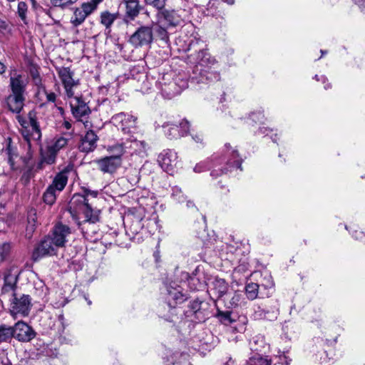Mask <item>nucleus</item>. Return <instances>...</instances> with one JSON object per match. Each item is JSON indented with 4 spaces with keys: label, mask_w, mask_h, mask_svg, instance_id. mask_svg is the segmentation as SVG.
I'll return each instance as SVG.
<instances>
[{
    "label": "nucleus",
    "mask_w": 365,
    "mask_h": 365,
    "mask_svg": "<svg viewBox=\"0 0 365 365\" xmlns=\"http://www.w3.org/2000/svg\"><path fill=\"white\" fill-rule=\"evenodd\" d=\"M97 195V191L88 189H83V193H76L73 195L69 203L68 212L78 225L81 222L95 224L100 220L101 211L92 208L89 198L91 197L94 199Z\"/></svg>",
    "instance_id": "nucleus-1"
},
{
    "label": "nucleus",
    "mask_w": 365,
    "mask_h": 365,
    "mask_svg": "<svg viewBox=\"0 0 365 365\" xmlns=\"http://www.w3.org/2000/svg\"><path fill=\"white\" fill-rule=\"evenodd\" d=\"M165 289V302L160 307L158 314L168 322H173L177 315V305L185 302L187 297L182 292L181 287L175 282L166 284Z\"/></svg>",
    "instance_id": "nucleus-2"
},
{
    "label": "nucleus",
    "mask_w": 365,
    "mask_h": 365,
    "mask_svg": "<svg viewBox=\"0 0 365 365\" xmlns=\"http://www.w3.org/2000/svg\"><path fill=\"white\" fill-rule=\"evenodd\" d=\"M19 274L16 270H10L4 277V284L1 288L3 294L11 293L10 313L14 319H17L19 316L23 317V295L17 292L16 286Z\"/></svg>",
    "instance_id": "nucleus-3"
},
{
    "label": "nucleus",
    "mask_w": 365,
    "mask_h": 365,
    "mask_svg": "<svg viewBox=\"0 0 365 365\" xmlns=\"http://www.w3.org/2000/svg\"><path fill=\"white\" fill-rule=\"evenodd\" d=\"M224 152L225 154L221 158H215L213 162L210 173L213 178L226 173L233 168H240L242 170V159L240 157L238 151L230 144H225Z\"/></svg>",
    "instance_id": "nucleus-4"
},
{
    "label": "nucleus",
    "mask_w": 365,
    "mask_h": 365,
    "mask_svg": "<svg viewBox=\"0 0 365 365\" xmlns=\"http://www.w3.org/2000/svg\"><path fill=\"white\" fill-rule=\"evenodd\" d=\"M102 1L103 0H89L82 3L80 6L76 7L71 18V24L75 27L81 25L89 15L97 10Z\"/></svg>",
    "instance_id": "nucleus-5"
},
{
    "label": "nucleus",
    "mask_w": 365,
    "mask_h": 365,
    "mask_svg": "<svg viewBox=\"0 0 365 365\" xmlns=\"http://www.w3.org/2000/svg\"><path fill=\"white\" fill-rule=\"evenodd\" d=\"M184 11L181 9H164L158 14V24L166 28H176L184 23Z\"/></svg>",
    "instance_id": "nucleus-6"
},
{
    "label": "nucleus",
    "mask_w": 365,
    "mask_h": 365,
    "mask_svg": "<svg viewBox=\"0 0 365 365\" xmlns=\"http://www.w3.org/2000/svg\"><path fill=\"white\" fill-rule=\"evenodd\" d=\"M153 40V28L149 26H142L130 36L128 42L134 47L138 48L149 46Z\"/></svg>",
    "instance_id": "nucleus-7"
},
{
    "label": "nucleus",
    "mask_w": 365,
    "mask_h": 365,
    "mask_svg": "<svg viewBox=\"0 0 365 365\" xmlns=\"http://www.w3.org/2000/svg\"><path fill=\"white\" fill-rule=\"evenodd\" d=\"M28 116L29 121L27 126H24L26 129L24 133H26L24 134V140L27 142L29 148L30 149L31 141L36 142V143L40 141L41 138V131L38 123L36 120V113L34 112H29Z\"/></svg>",
    "instance_id": "nucleus-8"
},
{
    "label": "nucleus",
    "mask_w": 365,
    "mask_h": 365,
    "mask_svg": "<svg viewBox=\"0 0 365 365\" xmlns=\"http://www.w3.org/2000/svg\"><path fill=\"white\" fill-rule=\"evenodd\" d=\"M23 329V320L19 319L14 326H7L6 324L0 325V344L7 342L12 337L18 339L19 341H23V335L21 331Z\"/></svg>",
    "instance_id": "nucleus-9"
},
{
    "label": "nucleus",
    "mask_w": 365,
    "mask_h": 365,
    "mask_svg": "<svg viewBox=\"0 0 365 365\" xmlns=\"http://www.w3.org/2000/svg\"><path fill=\"white\" fill-rule=\"evenodd\" d=\"M71 234V230L68 225L58 222L55 225L48 236L58 248H61L66 246Z\"/></svg>",
    "instance_id": "nucleus-10"
},
{
    "label": "nucleus",
    "mask_w": 365,
    "mask_h": 365,
    "mask_svg": "<svg viewBox=\"0 0 365 365\" xmlns=\"http://www.w3.org/2000/svg\"><path fill=\"white\" fill-rule=\"evenodd\" d=\"M177 153L173 150H165L158 155V163L163 170L173 174L178 163Z\"/></svg>",
    "instance_id": "nucleus-11"
},
{
    "label": "nucleus",
    "mask_w": 365,
    "mask_h": 365,
    "mask_svg": "<svg viewBox=\"0 0 365 365\" xmlns=\"http://www.w3.org/2000/svg\"><path fill=\"white\" fill-rule=\"evenodd\" d=\"M57 249V246L53 243L51 237L46 235L34 250L33 252V258L34 260H37L38 258L45 256L55 255L56 254Z\"/></svg>",
    "instance_id": "nucleus-12"
},
{
    "label": "nucleus",
    "mask_w": 365,
    "mask_h": 365,
    "mask_svg": "<svg viewBox=\"0 0 365 365\" xmlns=\"http://www.w3.org/2000/svg\"><path fill=\"white\" fill-rule=\"evenodd\" d=\"M123 160L118 158L106 156L96 160L95 163L98 168L103 173L113 174L121 166Z\"/></svg>",
    "instance_id": "nucleus-13"
},
{
    "label": "nucleus",
    "mask_w": 365,
    "mask_h": 365,
    "mask_svg": "<svg viewBox=\"0 0 365 365\" xmlns=\"http://www.w3.org/2000/svg\"><path fill=\"white\" fill-rule=\"evenodd\" d=\"M23 93H13L6 99V103L9 110L16 114V119L20 125L23 127V117L20 114L23 108Z\"/></svg>",
    "instance_id": "nucleus-14"
},
{
    "label": "nucleus",
    "mask_w": 365,
    "mask_h": 365,
    "mask_svg": "<svg viewBox=\"0 0 365 365\" xmlns=\"http://www.w3.org/2000/svg\"><path fill=\"white\" fill-rule=\"evenodd\" d=\"M136 118L124 113H118L112 117V122L123 133H129L130 128L135 125Z\"/></svg>",
    "instance_id": "nucleus-15"
},
{
    "label": "nucleus",
    "mask_w": 365,
    "mask_h": 365,
    "mask_svg": "<svg viewBox=\"0 0 365 365\" xmlns=\"http://www.w3.org/2000/svg\"><path fill=\"white\" fill-rule=\"evenodd\" d=\"M78 103V101L76 100H71L70 101L73 115L78 120L83 122L85 128L91 127V123L86 120L91 113L89 107L87 105H83V106L79 107Z\"/></svg>",
    "instance_id": "nucleus-16"
},
{
    "label": "nucleus",
    "mask_w": 365,
    "mask_h": 365,
    "mask_svg": "<svg viewBox=\"0 0 365 365\" xmlns=\"http://www.w3.org/2000/svg\"><path fill=\"white\" fill-rule=\"evenodd\" d=\"M98 140V138L93 130H88L81 138V144L79 145L80 150L84 153L93 151L97 146Z\"/></svg>",
    "instance_id": "nucleus-17"
},
{
    "label": "nucleus",
    "mask_w": 365,
    "mask_h": 365,
    "mask_svg": "<svg viewBox=\"0 0 365 365\" xmlns=\"http://www.w3.org/2000/svg\"><path fill=\"white\" fill-rule=\"evenodd\" d=\"M197 60L198 66L203 68L202 69L215 68V66L217 65L216 59L205 50L198 52Z\"/></svg>",
    "instance_id": "nucleus-18"
},
{
    "label": "nucleus",
    "mask_w": 365,
    "mask_h": 365,
    "mask_svg": "<svg viewBox=\"0 0 365 365\" xmlns=\"http://www.w3.org/2000/svg\"><path fill=\"white\" fill-rule=\"evenodd\" d=\"M5 151L8 155L9 163L11 168L13 170L17 169L16 164L19 160H21V157L19 155L16 148L12 145V141L10 138H6V140Z\"/></svg>",
    "instance_id": "nucleus-19"
},
{
    "label": "nucleus",
    "mask_w": 365,
    "mask_h": 365,
    "mask_svg": "<svg viewBox=\"0 0 365 365\" xmlns=\"http://www.w3.org/2000/svg\"><path fill=\"white\" fill-rule=\"evenodd\" d=\"M202 302L195 299L190 303L189 308L190 312L195 315V317L199 322H204L208 316L207 311L202 308Z\"/></svg>",
    "instance_id": "nucleus-20"
},
{
    "label": "nucleus",
    "mask_w": 365,
    "mask_h": 365,
    "mask_svg": "<svg viewBox=\"0 0 365 365\" xmlns=\"http://www.w3.org/2000/svg\"><path fill=\"white\" fill-rule=\"evenodd\" d=\"M157 218L156 215H153L150 218L145 220L143 223H141L140 221H136L135 223L132 225L133 232L138 233V230L142 229L145 225L149 232H155L158 228Z\"/></svg>",
    "instance_id": "nucleus-21"
},
{
    "label": "nucleus",
    "mask_w": 365,
    "mask_h": 365,
    "mask_svg": "<svg viewBox=\"0 0 365 365\" xmlns=\"http://www.w3.org/2000/svg\"><path fill=\"white\" fill-rule=\"evenodd\" d=\"M125 142H129L128 149L130 150L132 153H135L138 155H143L145 154L148 149V145L144 140H138L133 136L127 138Z\"/></svg>",
    "instance_id": "nucleus-22"
},
{
    "label": "nucleus",
    "mask_w": 365,
    "mask_h": 365,
    "mask_svg": "<svg viewBox=\"0 0 365 365\" xmlns=\"http://www.w3.org/2000/svg\"><path fill=\"white\" fill-rule=\"evenodd\" d=\"M58 75L64 86L66 91H71L73 86L76 85V81L73 78L71 70L68 68H61L58 70Z\"/></svg>",
    "instance_id": "nucleus-23"
},
{
    "label": "nucleus",
    "mask_w": 365,
    "mask_h": 365,
    "mask_svg": "<svg viewBox=\"0 0 365 365\" xmlns=\"http://www.w3.org/2000/svg\"><path fill=\"white\" fill-rule=\"evenodd\" d=\"M128 143L129 142L124 140L121 143L109 145L107 148V151L110 153V156L112 158H118L120 160H122V156L128 150Z\"/></svg>",
    "instance_id": "nucleus-24"
},
{
    "label": "nucleus",
    "mask_w": 365,
    "mask_h": 365,
    "mask_svg": "<svg viewBox=\"0 0 365 365\" xmlns=\"http://www.w3.org/2000/svg\"><path fill=\"white\" fill-rule=\"evenodd\" d=\"M211 290L217 294L218 298L223 297L228 290V284L225 279L216 277L211 284Z\"/></svg>",
    "instance_id": "nucleus-25"
},
{
    "label": "nucleus",
    "mask_w": 365,
    "mask_h": 365,
    "mask_svg": "<svg viewBox=\"0 0 365 365\" xmlns=\"http://www.w3.org/2000/svg\"><path fill=\"white\" fill-rule=\"evenodd\" d=\"M36 211L34 209H31L27 213V225L26 227L25 237L31 238L33 233L36 228Z\"/></svg>",
    "instance_id": "nucleus-26"
},
{
    "label": "nucleus",
    "mask_w": 365,
    "mask_h": 365,
    "mask_svg": "<svg viewBox=\"0 0 365 365\" xmlns=\"http://www.w3.org/2000/svg\"><path fill=\"white\" fill-rule=\"evenodd\" d=\"M68 182V176L66 172H60L54 178L53 182L49 187H53L56 191H62Z\"/></svg>",
    "instance_id": "nucleus-27"
},
{
    "label": "nucleus",
    "mask_w": 365,
    "mask_h": 365,
    "mask_svg": "<svg viewBox=\"0 0 365 365\" xmlns=\"http://www.w3.org/2000/svg\"><path fill=\"white\" fill-rule=\"evenodd\" d=\"M38 66L34 63H29L28 65V70L29 76L33 83L36 86L38 91H40L41 86V78L38 72Z\"/></svg>",
    "instance_id": "nucleus-28"
},
{
    "label": "nucleus",
    "mask_w": 365,
    "mask_h": 365,
    "mask_svg": "<svg viewBox=\"0 0 365 365\" xmlns=\"http://www.w3.org/2000/svg\"><path fill=\"white\" fill-rule=\"evenodd\" d=\"M163 128L168 138L172 140L180 138L178 125L166 123L163 125Z\"/></svg>",
    "instance_id": "nucleus-29"
},
{
    "label": "nucleus",
    "mask_w": 365,
    "mask_h": 365,
    "mask_svg": "<svg viewBox=\"0 0 365 365\" xmlns=\"http://www.w3.org/2000/svg\"><path fill=\"white\" fill-rule=\"evenodd\" d=\"M118 17L117 14H111L109 11H103L101 14V24L106 27L108 32L110 31V28Z\"/></svg>",
    "instance_id": "nucleus-30"
},
{
    "label": "nucleus",
    "mask_w": 365,
    "mask_h": 365,
    "mask_svg": "<svg viewBox=\"0 0 365 365\" xmlns=\"http://www.w3.org/2000/svg\"><path fill=\"white\" fill-rule=\"evenodd\" d=\"M170 197L176 203L182 204L186 201L187 196L184 194L181 187L174 185L170 188Z\"/></svg>",
    "instance_id": "nucleus-31"
},
{
    "label": "nucleus",
    "mask_w": 365,
    "mask_h": 365,
    "mask_svg": "<svg viewBox=\"0 0 365 365\" xmlns=\"http://www.w3.org/2000/svg\"><path fill=\"white\" fill-rule=\"evenodd\" d=\"M57 153L48 145L44 151L41 153V160L48 165H52L56 162Z\"/></svg>",
    "instance_id": "nucleus-32"
},
{
    "label": "nucleus",
    "mask_w": 365,
    "mask_h": 365,
    "mask_svg": "<svg viewBox=\"0 0 365 365\" xmlns=\"http://www.w3.org/2000/svg\"><path fill=\"white\" fill-rule=\"evenodd\" d=\"M126 4V14L133 19L138 16L140 10L138 1L137 0H125Z\"/></svg>",
    "instance_id": "nucleus-33"
},
{
    "label": "nucleus",
    "mask_w": 365,
    "mask_h": 365,
    "mask_svg": "<svg viewBox=\"0 0 365 365\" xmlns=\"http://www.w3.org/2000/svg\"><path fill=\"white\" fill-rule=\"evenodd\" d=\"M11 86L12 91H21L22 79L21 75L18 73L16 70L11 71Z\"/></svg>",
    "instance_id": "nucleus-34"
},
{
    "label": "nucleus",
    "mask_w": 365,
    "mask_h": 365,
    "mask_svg": "<svg viewBox=\"0 0 365 365\" xmlns=\"http://www.w3.org/2000/svg\"><path fill=\"white\" fill-rule=\"evenodd\" d=\"M68 140V138L63 136H57L53 139V143L48 145L58 153L67 145Z\"/></svg>",
    "instance_id": "nucleus-35"
},
{
    "label": "nucleus",
    "mask_w": 365,
    "mask_h": 365,
    "mask_svg": "<svg viewBox=\"0 0 365 365\" xmlns=\"http://www.w3.org/2000/svg\"><path fill=\"white\" fill-rule=\"evenodd\" d=\"M259 285L257 283H250L245 287V294L247 297L250 300L255 299L259 294Z\"/></svg>",
    "instance_id": "nucleus-36"
},
{
    "label": "nucleus",
    "mask_w": 365,
    "mask_h": 365,
    "mask_svg": "<svg viewBox=\"0 0 365 365\" xmlns=\"http://www.w3.org/2000/svg\"><path fill=\"white\" fill-rule=\"evenodd\" d=\"M254 317L256 319H269L272 320L277 318V312H272V314L269 316V312L268 311H265L261 307H258L257 309L255 311Z\"/></svg>",
    "instance_id": "nucleus-37"
},
{
    "label": "nucleus",
    "mask_w": 365,
    "mask_h": 365,
    "mask_svg": "<svg viewBox=\"0 0 365 365\" xmlns=\"http://www.w3.org/2000/svg\"><path fill=\"white\" fill-rule=\"evenodd\" d=\"M228 302H227V306L229 308H233L237 307L241 302L242 299V294L238 292H235L231 294H228L227 296Z\"/></svg>",
    "instance_id": "nucleus-38"
},
{
    "label": "nucleus",
    "mask_w": 365,
    "mask_h": 365,
    "mask_svg": "<svg viewBox=\"0 0 365 365\" xmlns=\"http://www.w3.org/2000/svg\"><path fill=\"white\" fill-rule=\"evenodd\" d=\"M216 317L221 323H222L223 324H225L226 326L231 325L232 323H234L235 322L231 317L230 312L218 311L216 314Z\"/></svg>",
    "instance_id": "nucleus-39"
},
{
    "label": "nucleus",
    "mask_w": 365,
    "mask_h": 365,
    "mask_svg": "<svg viewBox=\"0 0 365 365\" xmlns=\"http://www.w3.org/2000/svg\"><path fill=\"white\" fill-rule=\"evenodd\" d=\"M215 68L216 67L215 66V68L201 69L202 75L205 76L210 81H219L220 74Z\"/></svg>",
    "instance_id": "nucleus-40"
},
{
    "label": "nucleus",
    "mask_w": 365,
    "mask_h": 365,
    "mask_svg": "<svg viewBox=\"0 0 365 365\" xmlns=\"http://www.w3.org/2000/svg\"><path fill=\"white\" fill-rule=\"evenodd\" d=\"M56 190L53 189V187H49L46 189L43 194V200L48 205H53L56 198Z\"/></svg>",
    "instance_id": "nucleus-41"
},
{
    "label": "nucleus",
    "mask_w": 365,
    "mask_h": 365,
    "mask_svg": "<svg viewBox=\"0 0 365 365\" xmlns=\"http://www.w3.org/2000/svg\"><path fill=\"white\" fill-rule=\"evenodd\" d=\"M220 2L218 0H210L207 4V15L217 16L219 12Z\"/></svg>",
    "instance_id": "nucleus-42"
},
{
    "label": "nucleus",
    "mask_w": 365,
    "mask_h": 365,
    "mask_svg": "<svg viewBox=\"0 0 365 365\" xmlns=\"http://www.w3.org/2000/svg\"><path fill=\"white\" fill-rule=\"evenodd\" d=\"M248 365H270V362L262 356L255 354L250 358Z\"/></svg>",
    "instance_id": "nucleus-43"
},
{
    "label": "nucleus",
    "mask_w": 365,
    "mask_h": 365,
    "mask_svg": "<svg viewBox=\"0 0 365 365\" xmlns=\"http://www.w3.org/2000/svg\"><path fill=\"white\" fill-rule=\"evenodd\" d=\"M126 178L130 185L133 186L140 180L139 171L136 168H131L128 170Z\"/></svg>",
    "instance_id": "nucleus-44"
},
{
    "label": "nucleus",
    "mask_w": 365,
    "mask_h": 365,
    "mask_svg": "<svg viewBox=\"0 0 365 365\" xmlns=\"http://www.w3.org/2000/svg\"><path fill=\"white\" fill-rule=\"evenodd\" d=\"M169 28H166L163 26V25H160L158 24V27L155 30L157 36L159 37L160 40L168 43L169 42V35L167 31V29Z\"/></svg>",
    "instance_id": "nucleus-45"
},
{
    "label": "nucleus",
    "mask_w": 365,
    "mask_h": 365,
    "mask_svg": "<svg viewBox=\"0 0 365 365\" xmlns=\"http://www.w3.org/2000/svg\"><path fill=\"white\" fill-rule=\"evenodd\" d=\"M78 0H50V5L54 7L65 9L75 4Z\"/></svg>",
    "instance_id": "nucleus-46"
},
{
    "label": "nucleus",
    "mask_w": 365,
    "mask_h": 365,
    "mask_svg": "<svg viewBox=\"0 0 365 365\" xmlns=\"http://www.w3.org/2000/svg\"><path fill=\"white\" fill-rule=\"evenodd\" d=\"M180 129V137H184L187 135L190 130V123L186 120L183 119L178 125Z\"/></svg>",
    "instance_id": "nucleus-47"
},
{
    "label": "nucleus",
    "mask_w": 365,
    "mask_h": 365,
    "mask_svg": "<svg viewBox=\"0 0 365 365\" xmlns=\"http://www.w3.org/2000/svg\"><path fill=\"white\" fill-rule=\"evenodd\" d=\"M35 331L28 324L24 323V341H30L36 336Z\"/></svg>",
    "instance_id": "nucleus-48"
},
{
    "label": "nucleus",
    "mask_w": 365,
    "mask_h": 365,
    "mask_svg": "<svg viewBox=\"0 0 365 365\" xmlns=\"http://www.w3.org/2000/svg\"><path fill=\"white\" fill-rule=\"evenodd\" d=\"M188 284L193 290L199 289L203 287V284L195 277H190L188 279Z\"/></svg>",
    "instance_id": "nucleus-49"
},
{
    "label": "nucleus",
    "mask_w": 365,
    "mask_h": 365,
    "mask_svg": "<svg viewBox=\"0 0 365 365\" xmlns=\"http://www.w3.org/2000/svg\"><path fill=\"white\" fill-rule=\"evenodd\" d=\"M147 4L151 5L158 10L164 8L167 0H145Z\"/></svg>",
    "instance_id": "nucleus-50"
},
{
    "label": "nucleus",
    "mask_w": 365,
    "mask_h": 365,
    "mask_svg": "<svg viewBox=\"0 0 365 365\" xmlns=\"http://www.w3.org/2000/svg\"><path fill=\"white\" fill-rule=\"evenodd\" d=\"M250 117L255 123H262L264 118V115L262 111L252 113Z\"/></svg>",
    "instance_id": "nucleus-51"
},
{
    "label": "nucleus",
    "mask_w": 365,
    "mask_h": 365,
    "mask_svg": "<svg viewBox=\"0 0 365 365\" xmlns=\"http://www.w3.org/2000/svg\"><path fill=\"white\" fill-rule=\"evenodd\" d=\"M208 168L207 162H201L197 164L194 168V171L195 173H201L206 170Z\"/></svg>",
    "instance_id": "nucleus-52"
},
{
    "label": "nucleus",
    "mask_w": 365,
    "mask_h": 365,
    "mask_svg": "<svg viewBox=\"0 0 365 365\" xmlns=\"http://www.w3.org/2000/svg\"><path fill=\"white\" fill-rule=\"evenodd\" d=\"M34 165H35L34 162L30 159L26 163V165H24V171L26 170V169L27 170V172H28L27 177L28 178H30L32 174L31 173Z\"/></svg>",
    "instance_id": "nucleus-53"
},
{
    "label": "nucleus",
    "mask_w": 365,
    "mask_h": 365,
    "mask_svg": "<svg viewBox=\"0 0 365 365\" xmlns=\"http://www.w3.org/2000/svg\"><path fill=\"white\" fill-rule=\"evenodd\" d=\"M184 203H185V206L187 209L197 210V208L195 206L194 202L192 200L188 199L187 197L186 201Z\"/></svg>",
    "instance_id": "nucleus-54"
},
{
    "label": "nucleus",
    "mask_w": 365,
    "mask_h": 365,
    "mask_svg": "<svg viewBox=\"0 0 365 365\" xmlns=\"http://www.w3.org/2000/svg\"><path fill=\"white\" fill-rule=\"evenodd\" d=\"M71 95L68 96L71 98V100H76L78 101V104L79 107L83 106V105H87L86 102H84L80 96H73V93H70Z\"/></svg>",
    "instance_id": "nucleus-55"
},
{
    "label": "nucleus",
    "mask_w": 365,
    "mask_h": 365,
    "mask_svg": "<svg viewBox=\"0 0 365 365\" xmlns=\"http://www.w3.org/2000/svg\"><path fill=\"white\" fill-rule=\"evenodd\" d=\"M44 94L47 98V101L49 102H54L56 100V95L55 93H42Z\"/></svg>",
    "instance_id": "nucleus-56"
},
{
    "label": "nucleus",
    "mask_w": 365,
    "mask_h": 365,
    "mask_svg": "<svg viewBox=\"0 0 365 365\" xmlns=\"http://www.w3.org/2000/svg\"><path fill=\"white\" fill-rule=\"evenodd\" d=\"M192 138L196 143H202L203 140V136L201 133H195L192 135Z\"/></svg>",
    "instance_id": "nucleus-57"
},
{
    "label": "nucleus",
    "mask_w": 365,
    "mask_h": 365,
    "mask_svg": "<svg viewBox=\"0 0 365 365\" xmlns=\"http://www.w3.org/2000/svg\"><path fill=\"white\" fill-rule=\"evenodd\" d=\"M31 304V298L29 295L24 294V315H26V311L28 309L29 306Z\"/></svg>",
    "instance_id": "nucleus-58"
},
{
    "label": "nucleus",
    "mask_w": 365,
    "mask_h": 365,
    "mask_svg": "<svg viewBox=\"0 0 365 365\" xmlns=\"http://www.w3.org/2000/svg\"><path fill=\"white\" fill-rule=\"evenodd\" d=\"M0 365H11L9 359L6 356H0Z\"/></svg>",
    "instance_id": "nucleus-59"
},
{
    "label": "nucleus",
    "mask_w": 365,
    "mask_h": 365,
    "mask_svg": "<svg viewBox=\"0 0 365 365\" xmlns=\"http://www.w3.org/2000/svg\"><path fill=\"white\" fill-rule=\"evenodd\" d=\"M175 93H161L162 97L165 99H171L175 96Z\"/></svg>",
    "instance_id": "nucleus-60"
},
{
    "label": "nucleus",
    "mask_w": 365,
    "mask_h": 365,
    "mask_svg": "<svg viewBox=\"0 0 365 365\" xmlns=\"http://www.w3.org/2000/svg\"><path fill=\"white\" fill-rule=\"evenodd\" d=\"M353 236L357 240H362L365 235L362 232H355V234H353Z\"/></svg>",
    "instance_id": "nucleus-61"
},
{
    "label": "nucleus",
    "mask_w": 365,
    "mask_h": 365,
    "mask_svg": "<svg viewBox=\"0 0 365 365\" xmlns=\"http://www.w3.org/2000/svg\"><path fill=\"white\" fill-rule=\"evenodd\" d=\"M23 3L20 2L18 6V13L19 16L23 19V9L21 8Z\"/></svg>",
    "instance_id": "nucleus-62"
},
{
    "label": "nucleus",
    "mask_w": 365,
    "mask_h": 365,
    "mask_svg": "<svg viewBox=\"0 0 365 365\" xmlns=\"http://www.w3.org/2000/svg\"><path fill=\"white\" fill-rule=\"evenodd\" d=\"M356 4H358L360 7L365 6V0H353Z\"/></svg>",
    "instance_id": "nucleus-63"
},
{
    "label": "nucleus",
    "mask_w": 365,
    "mask_h": 365,
    "mask_svg": "<svg viewBox=\"0 0 365 365\" xmlns=\"http://www.w3.org/2000/svg\"><path fill=\"white\" fill-rule=\"evenodd\" d=\"M262 286H264L266 288H272L274 284L273 282L270 279H269L267 283L266 284H263Z\"/></svg>",
    "instance_id": "nucleus-64"
}]
</instances>
